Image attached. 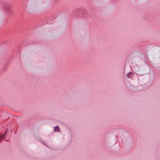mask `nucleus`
I'll use <instances>...</instances> for the list:
<instances>
[{"label":"nucleus","mask_w":160,"mask_h":160,"mask_svg":"<svg viewBox=\"0 0 160 160\" xmlns=\"http://www.w3.org/2000/svg\"><path fill=\"white\" fill-rule=\"evenodd\" d=\"M54 131L55 132H58L60 131L59 128L58 127L56 126L54 128Z\"/></svg>","instance_id":"obj_2"},{"label":"nucleus","mask_w":160,"mask_h":160,"mask_svg":"<svg viewBox=\"0 0 160 160\" xmlns=\"http://www.w3.org/2000/svg\"><path fill=\"white\" fill-rule=\"evenodd\" d=\"M5 136V135H1V136H0V141L2 139L4 138Z\"/></svg>","instance_id":"obj_3"},{"label":"nucleus","mask_w":160,"mask_h":160,"mask_svg":"<svg viewBox=\"0 0 160 160\" xmlns=\"http://www.w3.org/2000/svg\"><path fill=\"white\" fill-rule=\"evenodd\" d=\"M4 8L6 11H9L11 9V6L9 5H6L4 6Z\"/></svg>","instance_id":"obj_1"}]
</instances>
